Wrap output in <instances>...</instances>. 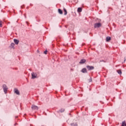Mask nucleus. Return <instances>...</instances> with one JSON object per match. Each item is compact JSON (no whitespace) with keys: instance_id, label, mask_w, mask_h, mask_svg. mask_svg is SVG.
<instances>
[{"instance_id":"nucleus-16","label":"nucleus","mask_w":126,"mask_h":126,"mask_svg":"<svg viewBox=\"0 0 126 126\" xmlns=\"http://www.w3.org/2000/svg\"><path fill=\"white\" fill-rule=\"evenodd\" d=\"M71 126H77V123H73L71 124Z\"/></svg>"},{"instance_id":"nucleus-23","label":"nucleus","mask_w":126,"mask_h":126,"mask_svg":"<svg viewBox=\"0 0 126 126\" xmlns=\"http://www.w3.org/2000/svg\"><path fill=\"white\" fill-rule=\"evenodd\" d=\"M125 62H126V59H125Z\"/></svg>"},{"instance_id":"nucleus-14","label":"nucleus","mask_w":126,"mask_h":126,"mask_svg":"<svg viewBox=\"0 0 126 126\" xmlns=\"http://www.w3.org/2000/svg\"><path fill=\"white\" fill-rule=\"evenodd\" d=\"M64 12V15H66L67 14V12L66 11V9L65 8L63 9Z\"/></svg>"},{"instance_id":"nucleus-18","label":"nucleus","mask_w":126,"mask_h":126,"mask_svg":"<svg viewBox=\"0 0 126 126\" xmlns=\"http://www.w3.org/2000/svg\"><path fill=\"white\" fill-rule=\"evenodd\" d=\"M117 72L119 74H121L122 73V71L121 70H118Z\"/></svg>"},{"instance_id":"nucleus-21","label":"nucleus","mask_w":126,"mask_h":126,"mask_svg":"<svg viewBox=\"0 0 126 126\" xmlns=\"http://www.w3.org/2000/svg\"><path fill=\"white\" fill-rule=\"evenodd\" d=\"M2 23V21H0V27H1V24Z\"/></svg>"},{"instance_id":"nucleus-4","label":"nucleus","mask_w":126,"mask_h":126,"mask_svg":"<svg viewBox=\"0 0 126 126\" xmlns=\"http://www.w3.org/2000/svg\"><path fill=\"white\" fill-rule=\"evenodd\" d=\"M87 68L89 70H92L94 69V66L88 65V66H87Z\"/></svg>"},{"instance_id":"nucleus-12","label":"nucleus","mask_w":126,"mask_h":126,"mask_svg":"<svg viewBox=\"0 0 126 126\" xmlns=\"http://www.w3.org/2000/svg\"><path fill=\"white\" fill-rule=\"evenodd\" d=\"M14 46H15V44H14V43H12L11 44V48H12V49H14V48H15Z\"/></svg>"},{"instance_id":"nucleus-5","label":"nucleus","mask_w":126,"mask_h":126,"mask_svg":"<svg viewBox=\"0 0 126 126\" xmlns=\"http://www.w3.org/2000/svg\"><path fill=\"white\" fill-rule=\"evenodd\" d=\"M32 110H38L39 108L38 107V106L35 105H32Z\"/></svg>"},{"instance_id":"nucleus-11","label":"nucleus","mask_w":126,"mask_h":126,"mask_svg":"<svg viewBox=\"0 0 126 126\" xmlns=\"http://www.w3.org/2000/svg\"><path fill=\"white\" fill-rule=\"evenodd\" d=\"M110 40H111V37L107 36L106 37V41L107 42H109V41H110Z\"/></svg>"},{"instance_id":"nucleus-6","label":"nucleus","mask_w":126,"mask_h":126,"mask_svg":"<svg viewBox=\"0 0 126 126\" xmlns=\"http://www.w3.org/2000/svg\"><path fill=\"white\" fill-rule=\"evenodd\" d=\"M14 42L15 43V44H16V45H18L19 43V40L14 39Z\"/></svg>"},{"instance_id":"nucleus-3","label":"nucleus","mask_w":126,"mask_h":126,"mask_svg":"<svg viewBox=\"0 0 126 126\" xmlns=\"http://www.w3.org/2000/svg\"><path fill=\"white\" fill-rule=\"evenodd\" d=\"M37 73L32 72V79H35V78H37Z\"/></svg>"},{"instance_id":"nucleus-15","label":"nucleus","mask_w":126,"mask_h":126,"mask_svg":"<svg viewBox=\"0 0 126 126\" xmlns=\"http://www.w3.org/2000/svg\"><path fill=\"white\" fill-rule=\"evenodd\" d=\"M126 126V121H123L122 122V126Z\"/></svg>"},{"instance_id":"nucleus-22","label":"nucleus","mask_w":126,"mask_h":126,"mask_svg":"<svg viewBox=\"0 0 126 126\" xmlns=\"http://www.w3.org/2000/svg\"><path fill=\"white\" fill-rule=\"evenodd\" d=\"M101 62H103V63H106V61H104V60L100 61L99 63H101Z\"/></svg>"},{"instance_id":"nucleus-10","label":"nucleus","mask_w":126,"mask_h":126,"mask_svg":"<svg viewBox=\"0 0 126 126\" xmlns=\"http://www.w3.org/2000/svg\"><path fill=\"white\" fill-rule=\"evenodd\" d=\"M78 12H81L82 11V8L79 7L77 9Z\"/></svg>"},{"instance_id":"nucleus-7","label":"nucleus","mask_w":126,"mask_h":126,"mask_svg":"<svg viewBox=\"0 0 126 126\" xmlns=\"http://www.w3.org/2000/svg\"><path fill=\"white\" fill-rule=\"evenodd\" d=\"M14 92L17 94V95H19L20 94L19 91H18L17 89L14 90Z\"/></svg>"},{"instance_id":"nucleus-20","label":"nucleus","mask_w":126,"mask_h":126,"mask_svg":"<svg viewBox=\"0 0 126 126\" xmlns=\"http://www.w3.org/2000/svg\"><path fill=\"white\" fill-rule=\"evenodd\" d=\"M47 51L46 50L44 52V53L45 54V55H47Z\"/></svg>"},{"instance_id":"nucleus-17","label":"nucleus","mask_w":126,"mask_h":126,"mask_svg":"<svg viewBox=\"0 0 126 126\" xmlns=\"http://www.w3.org/2000/svg\"><path fill=\"white\" fill-rule=\"evenodd\" d=\"M60 112H61V113H63V112H64V109L62 108L61 109Z\"/></svg>"},{"instance_id":"nucleus-8","label":"nucleus","mask_w":126,"mask_h":126,"mask_svg":"<svg viewBox=\"0 0 126 126\" xmlns=\"http://www.w3.org/2000/svg\"><path fill=\"white\" fill-rule=\"evenodd\" d=\"M86 62V60L85 59H82L80 61V63H84Z\"/></svg>"},{"instance_id":"nucleus-9","label":"nucleus","mask_w":126,"mask_h":126,"mask_svg":"<svg viewBox=\"0 0 126 126\" xmlns=\"http://www.w3.org/2000/svg\"><path fill=\"white\" fill-rule=\"evenodd\" d=\"M82 72H83V73H85L87 72V70L85 68H83L82 70Z\"/></svg>"},{"instance_id":"nucleus-13","label":"nucleus","mask_w":126,"mask_h":126,"mask_svg":"<svg viewBox=\"0 0 126 126\" xmlns=\"http://www.w3.org/2000/svg\"><path fill=\"white\" fill-rule=\"evenodd\" d=\"M58 12L60 14H63V11L61 9H58Z\"/></svg>"},{"instance_id":"nucleus-2","label":"nucleus","mask_w":126,"mask_h":126,"mask_svg":"<svg viewBox=\"0 0 126 126\" xmlns=\"http://www.w3.org/2000/svg\"><path fill=\"white\" fill-rule=\"evenodd\" d=\"M101 26H102L101 23H96L94 24V28H99V27H101Z\"/></svg>"},{"instance_id":"nucleus-1","label":"nucleus","mask_w":126,"mask_h":126,"mask_svg":"<svg viewBox=\"0 0 126 126\" xmlns=\"http://www.w3.org/2000/svg\"><path fill=\"white\" fill-rule=\"evenodd\" d=\"M2 88L5 94H6L7 93V90L8 89V88H7V86H6V85H5V84L3 85Z\"/></svg>"},{"instance_id":"nucleus-19","label":"nucleus","mask_w":126,"mask_h":126,"mask_svg":"<svg viewBox=\"0 0 126 126\" xmlns=\"http://www.w3.org/2000/svg\"><path fill=\"white\" fill-rule=\"evenodd\" d=\"M92 81V78L90 77V79H89V82H91Z\"/></svg>"}]
</instances>
